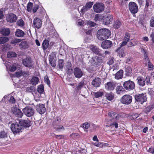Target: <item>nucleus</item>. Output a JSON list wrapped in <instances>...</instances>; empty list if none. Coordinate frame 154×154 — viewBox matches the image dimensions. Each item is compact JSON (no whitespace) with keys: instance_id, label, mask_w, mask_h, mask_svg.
<instances>
[{"instance_id":"obj_1","label":"nucleus","mask_w":154,"mask_h":154,"mask_svg":"<svg viewBox=\"0 0 154 154\" xmlns=\"http://www.w3.org/2000/svg\"><path fill=\"white\" fill-rule=\"evenodd\" d=\"M110 34V31L109 29H101L97 31V37L99 40L103 41L107 39Z\"/></svg>"},{"instance_id":"obj_2","label":"nucleus","mask_w":154,"mask_h":154,"mask_svg":"<svg viewBox=\"0 0 154 154\" xmlns=\"http://www.w3.org/2000/svg\"><path fill=\"white\" fill-rule=\"evenodd\" d=\"M134 97L135 101L141 104H143L147 100V97L145 93L136 94L134 96Z\"/></svg>"},{"instance_id":"obj_3","label":"nucleus","mask_w":154,"mask_h":154,"mask_svg":"<svg viewBox=\"0 0 154 154\" xmlns=\"http://www.w3.org/2000/svg\"><path fill=\"white\" fill-rule=\"evenodd\" d=\"M124 89L127 91L133 90L135 87V84L134 82L130 80L125 81L123 84Z\"/></svg>"},{"instance_id":"obj_4","label":"nucleus","mask_w":154,"mask_h":154,"mask_svg":"<svg viewBox=\"0 0 154 154\" xmlns=\"http://www.w3.org/2000/svg\"><path fill=\"white\" fill-rule=\"evenodd\" d=\"M118 84V83L115 81H110L105 84V88L108 91H113Z\"/></svg>"},{"instance_id":"obj_5","label":"nucleus","mask_w":154,"mask_h":154,"mask_svg":"<svg viewBox=\"0 0 154 154\" xmlns=\"http://www.w3.org/2000/svg\"><path fill=\"white\" fill-rule=\"evenodd\" d=\"M93 8L95 12L97 13H101L104 10V5L102 3H97L94 5Z\"/></svg>"},{"instance_id":"obj_6","label":"nucleus","mask_w":154,"mask_h":154,"mask_svg":"<svg viewBox=\"0 0 154 154\" xmlns=\"http://www.w3.org/2000/svg\"><path fill=\"white\" fill-rule=\"evenodd\" d=\"M11 128L14 133L17 134L22 129V127L19 123V122L17 121L11 125Z\"/></svg>"},{"instance_id":"obj_7","label":"nucleus","mask_w":154,"mask_h":154,"mask_svg":"<svg viewBox=\"0 0 154 154\" xmlns=\"http://www.w3.org/2000/svg\"><path fill=\"white\" fill-rule=\"evenodd\" d=\"M128 7L130 12L134 14V17H135V14L137 13L138 11V7L137 5L134 2H131L128 4Z\"/></svg>"},{"instance_id":"obj_8","label":"nucleus","mask_w":154,"mask_h":154,"mask_svg":"<svg viewBox=\"0 0 154 154\" xmlns=\"http://www.w3.org/2000/svg\"><path fill=\"white\" fill-rule=\"evenodd\" d=\"M132 97L129 94L123 95L120 99L121 102L124 104L129 105L132 102Z\"/></svg>"},{"instance_id":"obj_9","label":"nucleus","mask_w":154,"mask_h":154,"mask_svg":"<svg viewBox=\"0 0 154 154\" xmlns=\"http://www.w3.org/2000/svg\"><path fill=\"white\" fill-rule=\"evenodd\" d=\"M22 63L25 67L28 68L32 67L34 65L33 62L31 58L29 57L23 59Z\"/></svg>"},{"instance_id":"obj_10","label":"nucleus","mask_w":154,"mask_h":154,"mask_svg":"<svg viewBox=\"0 0 154 154\" xmlns=\"http://www.w3.org/2000/svg\"><path fill=\"white\" fill-rule=\"evenodd\" d=\"M88 48L93 53L96 55L102 56L103 54L102 51L98 48L97 46L94 45H90Z\"/></svg>"},{"instance_id":"obj_11","label":"nucleus","mask_w":154,"mask_h":154,"mask_svg":"<svg viewBox=\"0 0 154 154\" xmlns=\"http://www.w3.org/2000/svg\"><path fill=\"white\" fill-rule=\"evenodd\" d=\"M91 61L93 63L97 66L101 65L103 62V59L101 57L97 56L93 57Z\"/></svg>"},{"instance_id":"obj_12","label":"nucleus","mask_w":154,"mask_h":154,"mask_svg":"<svg viewBox=\"0 0 154 154\" xmlns=\"http://www.w3.org/2000/svg\"><path fill=\"white\" fill-rule=\"evenodd\" d=\"M24 114L28 117L33 116L34 114V110L33 108L30 107L26 106L23 109Z\"/></svg>"},{"instance_id":"obj_13","label":"nucleus","mask_w":154,"mask_h":154,"mask_svg":"<svg viewBox=\"0 0 154 154\" xmlns=\"http://www.w3.org/2000/svg\"><path fill=\"white\" fill-rule=\"evenodd\" d=\"M117 120H109L106 121L107 127H115L117 128L118 127L119 124L117 121Z\"/></svg>"},{"instance_id":"obj_14","label":"nucleus","mask_w":154,"mask_h":154,"mask_svg":"<svg viewBox=\"0 0 154 154\" xmlns=\"http://www.w3.org/2000/svg\"><path fill=\"white\" fill-rule=\"evenodd\" d=\"M141 52L143 55V62L146 66H147V63L150 62L148 56V53L146 50L143 48H141Z\"/></svg>"},{"instance_id":"obj_15","label":"nucleus","mask_w":154,"mask_h":154,"mask_svg":"<svg viewBox=\"0 0 154 154\" xmlns=\"http://www.w3.org/2000/svg\"><path fill=\"white\" fill-rule=\"evenodd\" d=\"M37 111L41 114H43L46 111L45 104L39 103L35 106Z\"/></svg>"},{"instance_id":"obj_16","label":"nucleus","mask_w":154,"mask_h":154,"mask_svg":"<svg viewBox=\"0 0 154 154\" xmlns=\"http://www.w3.org/2000/svg\"><path fill=\"white\" fill-rule=\"evenodd\" d=\"M113 20L112 15L110 14H107L106 17H103L102 19L103 23L107 25L111 23Z\"/></svg>"},{"instance_id":"obj_17","label":"nucleus","mask_w":154,"mask_h":154,"mask_svg":"<svg viewBox=\"0 0 154 154\" xmlns=\"http://www.w3.org/2000/svg\"><path fill=\"white\" fill-rule=\"evenodd\" d=\"M113 45L112 42L109 40H105L102 42L101 44V47L104 49H107L110 48Z\"/></svg>"},{"instance_id":"obj_18","label":"nucleus","mask_w":154,"mask_h":154,"mask_svg":"<svg viewBox=\"0 0 154 154\" xmlns=\"http://www.w3.org/2000/svg\"><path fill=\"white\" fill-rule=\"evenodd\" d=\"M17 121L19 122V123L21 127L23 126L24 127H29L31 126V122L28 119L27 120L18 119H17Z\"/></svg>"},{"instance_id":"obj_19","label":"nucleus","mask_w":154,"mask_h":154,"mask_svg":"<svg viewBox=\"0 0 154 154\" xmlns=\"http://www.w3.org/2000/svg\"><path fill=\"white\" fill-rule=\"evenodd\" d=\"M130 34L128 32L126 33L123 39V41L119 47L122 48V47L126 45L128 42H129L130 40Z\"/></svg>"},{"instance_id":"obj_20","label":"nucleus","mask_w":154,"mask_h":154,"mask_svg":"<svg viewBox=\"0 0 154 154\" xmlns=\"http://www.w3.org/2000/svg\"><path fill=\"white\" fill-rule=\"evenodd\" d=\"M6 19L8 22L11 23H14L16 21L17 17L15 14L11 13L6 17Z\"/></svg>"},{"instance_id":"obj_21","label":"nucleus","mask_w":154,"mask_h":154,"mask_svg":"<svg viewBox=\"0 0 154 154\" xmlns=\"http://www.w3.org/2000/svg\"><path fill=\"white\" fill-rule=\"evenodd\" d=\"M73 73L75 77L77 78H80L83 75L81 69L78 67L74 69Z\"/></svg>"},{"instance_id":"obj_22","label":"nucleus","mask_w":154,"mask_h":154,"mask_svg":"<svg viewBox=\"0 0 154 154\" xmlns=\"http://www.w3.org/2000/svg\"><path fill=\"white\" fill-rule=\"evenodd\" d=\"M13 113L17 117L21 118L23 116V113L21 110L16 107L11 109Z\"/></svg>"},{"instance_id":"obj_23","label":"nucleus","mask_w":154,"mask_h":154,"mask_svg":"<svg viewBox=\"0 0 154 154\" xmlns=\"http://www.w3.org/2000/svg\"><path fill=\"white\" fill-rule=\"evenodd\" d=\"M42 20L38 18H35L33 20V26L38 29L40 28L42 25Z\"/></svg>"},{"instance_id":"obj_24","label":"nucleus","mask_w":154,"mask_h":154,"mask_svg":"<svg viewBox=\"0 0 154 154\" xmlns=\"http://www.w3.org/2000/svg\"><path fill=\"white\" fill-rule=\"evenodd\" d=\"M108 115L109 117L111 118L110 120H119V115L114 111L109 112Z\"/></svg>"},{"instance_id":"obj_25","label":"nucleus","mask_w":154,"mask_h":154,"mask_svg":"<svg viewBox=\"0 0 154 154\" xmlns=\"http://www.w3.org/2000/svg\"><path fill=\"white\" fill-rule=\"evenodd\" d=\"M101 82V79L100 78L96 77L92 80L91 84L94 87H98L100 86Z\"/></svg>"},{"instance_id":"obj_26","label":"nucleus","mask_w":154,"mask_h":154,"mask_svg":"<svg viewBox=\"0 0 154 154\" xmlns=\"http://www.w3.org/2000/svg\"><path fill=\"white\" fill-rule=\"evenodd\" d=\"M66 71L67 74L69 75H71L73 73V69L72 65L70 62L67 63L66 66Z\"/></svg>"},{"instance_id":"obj_27","label":"nucleus","mask_w":154,"mask_h":154,"mask_svg":"<svg viewBox=\"0 0 154 154\" xmlns=\"http://www.w3.org/2000/svg\"><path fill=\"white\" fill-rule=\"evenodd\" d=\"M52 127L53 129L58 132H60L61 130L64 131L65 130V128L63 125H59L58 124H52Z\"/></svg>"},{"instance_id":"obj_28","label":"nucleus","mask_w":154,"mask_h":154,"mask_svg":"<svg viewBox=\"0 0 154 154\" xmlns=\"http://www.w3.org/2000/svg\"><path fill=\"white\" fill-rule=\"evenodd\" d=\"M136 80L137 83L140 86L143 87L145 84V82L143 78L141 76H138L137 77Z\"/></svg>"},{"instance_id":"obj_29","label":"nucleus","mask_w":154,"mask_h":154,"mask_svg":"<svg viewBox=\"0 0 154 154\" xmlns=\"http://www.w3.org/2000/svg\"><path fill=\"white\" fill-rule=\"evenodd\" d=\"M15 35L18 37L22 38L25 35V32L21 29H17L14 32Z\"/></svg>"},{"instance_id":"obj_30","label":"nucleus","mask_w":154,"mask_h":154,"mask_svg":"<svg viewBox=\"0 0 154 154\" xmlns=\"http://www.w3.org/2000/svg\"><path fill=\"white\" fill-rule=\"evenodd\" d=\"M116 88V93L118 94H120L122 93L125 91L124 87L120 85L117 86Z\"/></svg>"},{"instance_id":"obj_31","label":"nucleus","mask_w":154,"mask_h":154,"mask_svg":"<svg viewBox=\"0 0 154 154\" xmlns=\"http://www.w3.org/2000/svg\"><path fill=\"white\" fill-rule=\"evenodd\" d=\"M121 48L119 47L115 51V52L117 53L118 55L120 57H123L125 56L124 50Z\"/></svg>"},{"instance_id":"obj_32","label":"nucleus","mask_w":154,"mask_h":154,"mask_svg":"<svg viewBox=\"0 0 154 154\" xmlns=\"http://www.w3.org/2000/svg\"><path fill=\"white\" fill-rule=\"evenodd\" d=\"M1 33L4 36H8L10 33V30L9 28H5L2 29L0 31Z\"/></svg>"},{"instance_id":"obj_33","label":"nucleus","mask_w":154,"mask_h":154,"mask_svg":"<svg viewBox=\"0 0 154 154\" xmlns=\"http://www.w3.org/2000/svg\"><path fill=\"white\" fill-rule=\"evenodd\" d=\"M123 75V71L120 69L116 74L115 78L116 79H119L122 78Z\"/></svg>"},{"instance_id":"obj_34","label":"nucleus","mask_w":154,"mask_h":154,"mask_svg":"<svg viewBox=\"0 0 154 154\" xmlns=\"http://www.w3.org/2000/svg\"><path fill=\"white\" fill-rule=\"evenodd\" d=\"M39 80V79L38 77L33 76L30 80V83L32 85H36L38 83Z\"/></svg>"},{"instance_id":"obj_35","label":"nucleus","mask_w":154,"mask_h":154,"mask_svg":"<svg viewBox=\"0 0 154 154\" xmlns=\"http://www.w3.org/2000/svg\"><path fill=\"white\" fill-rule=\"evenodd\" d=\"M93 4V2H87L85 5L83 7V8L81 9L82 11H83L84 10H88L91 8Z\"/></svg>"},{"instance_id":"obj_36","label":"nucleus","mask_w":154,"mask_h":154,"mask_svg":"<svg viewBox=\"0 0 154 154\" xmlns=\"http://www.w3.org/2000/svg\"><path fill=\"white\" fill-rule=\"evenodd\" d=\"M106 98L109 101L112 100L114 98V95L111 92L109 93H106L105 94Z\"/></svg>"},{"instance_id":"obj_37","label":"nucleus","mask_w":154,"mask_h":154,"mask_svg":"<svg viewBox=\"0 0 154 154\" xmlns=\"http://www.w3.org/2000/svg\"><path fill=\"white\" fill-rule=\"evenodd\" d=\"M19 46L21 48L24 49H27L29 47V45L27 42L26 41L21 42L19 44Z\"/></svg>"},{"instance_id":"obj_38","label":"nucleus","mask_w":154,"mask_h":154,"mask_svg":"<svg viewBox=\"0 0 154 154\" xmlns=\"http://www.w3.org/2000/svg\"><path fill=\"white\" fill-rule=\"evenodd\" d=\"M84 82L83 81L79 82L78 85L75 88V89L77 92H78L81 89L83 88V86L84 85Z\"/></svg>"},{"instance_id":"obj_39","label":"nucleus","mask_w":154,"mask_h":154,"mask_svg":"<svg viewBox=\"0 0 154 154\" xmlns=\"http://www.w3.org/2000/svg\"><path fill=\"white\" fill-rule=\"evenodd\" d=\"M49 41L46 39L44 40L42 42V47L43 50H46L48 47L49 45Z\"/></svg>"},{"instance_id":"obj_40","label":"nucleus","mask_w":154,"mask_h":154,"mask_svg":"<svg viewBox=\"0 0 154 154\" xmlns=\"http://www.w3.org/2000/svg\"><path fill=\"white\" fill-rule=\"evenodd\" d=\"M64 60L63 59H59L58 61L57 66L60 70L62 69L63 67Z\"/></svg>"},{"instance_id":"obj_41","label":"nucleus","mask_w":154,"mask_h":154,"mask_svg":"<svg viewBox=\"0 0 154 154\" xmlns=\"http://www.w3.org/2000/svg\"><path fill=\"white\" fill-rule=\"evenodd\" d=\"M125 75L127 76H130L132 72V69L130 66H128L125 70Z\"/></svg>"},{"instance_id":"obj_42","label":"nucleus","mask_w":154,"mask_h":154,"mask_svg":"<svg viewBox=\"0 0 154 154\" xmlns=\"http://www.w3.org/2000/svg\"><path fill=\"white\" fill-rule=\"evenodd\" d=\"M94 96L96 98L101 97L104 94L103 91H99L96 92H94Z\"/></svg>"},{"instance_id":"obj_43","label":"nucleus","mask_w":154,"mask_h":154,"mask_svg":"<svg viewBox=\"0 0 154 154\" xmlns=\"http://www.w3.org/2000/svg\"><path fill=\"white\" fill-rule=\"evenodd\" d=\"M121 21L119 20H117L114 22L113 24V27L115 29L119 28L121 25Z\"/></svg>"},{"instance_id":"obj_44","label":"nucleus","mask_w":154,"mask_h":154,"mask_svg":"<svg viewBox=\"0 0 154 154\" xmlns=\"http://www.w3.org/2000/svg\"><path fill=\"white\" fill-rule=\"evenodd\" d=\"M9 40L8 37H0V44H3L8 42Z\"/></svg>"},{"instance_id":"obj_45","label":"nucleus","mask_w":154,"mask_h":154,"mask_svg":"<svg viewBox=\"0 0 154 154\" xmlns=\"http://www.w3.org/2000/svg\"><path fill=\"white\" fill-rule=\"evenodd\" d=\"M140 115V114H138L137 113H134L131 115L130 114L129 116V118L131 120L135 119L139 116Z\"/></svg>"},{"instance_id":"obj_46","label":"nucleus","mask_w":154,"mask_h":154,"mask_svg":"<svg viewBox=\"0 0 154 154\" xmlns=\"http://www.w3.org/2000/svg\"><path fill=\"white\" fill-rule=\"evenodd\" d=\"M17 56V54L14 52L9 51L7 53V57L8 58H11Z\"/></svg>"},{"instance_id":"obj_47","label":"nucleus","mask_w":154,"mask_h":154,"mask_svg":"<svg viewBox=\"0 0 154 154\" xmlns=\"http://www.w3.org/2000/svg\"><path fill=\"white\" fill-rule=\"evenodd\" d=\"M44 87L42 84H41L38 86L37 88V91L40 94H42L44 91Z\"/></svg>"},{"instance_id":"obj_48","label":"nucleus","mask_w":154,"mask_h":154,"mask_svg":"<svg viewBox=\"0 0 154 154\" xmlns=\"http://www.w3.org/2000/svg\"><path fill=\"white\" fill-rule=\"evenodd\" d=\"M49 46L51 48L53 47L54 50H58V45L57 43L53 42H51L49 44Z\"/></svg>"},{"instance_id":"obj_49","label":"nucleus","mask_w":154,"mask_h":154,"mask_svg":"<svg viewBox=\"0 0 154 154\" xmlns=\"http://www.w3.org/2000/svg\"><path fill=\"white\" fill-rule=\"evenodd\" d=\"M54 57H51L49 59V61L50 64L51 65L52 67H55L56 65V63L55 61L54 60Z\"/></svg>"},{"instance_id":"obj_50","label":"nucleus","mask_w":154,"mask_h":154,"mask_svg":"<svg viewBox=\"0 0 154 154\" xmlns=\"http://www.w3.org/2000/svg\"><path fill=\"white\" fill-rule=\"evenodd\" d=\"M7 137V133L4 131H0V138H4Z\"/></svg>"},{"instance_id":"obj_51","label":"nucleus","mask_w":154,"mask_h":154,"mask_svg":"<svg viewBox=\"0 0 154 154\" xmlns=\"http://www.w3.org/2000/svg\"><path fill=\"white\" fill-rule=\"evenodd\" d=\"M33 3L31 2H29L27 6V10L28 12H31L32 9Z\"/></svg>"},{"instance_id":"obj_52","label":"nucleus","mask_w":154,"mask_h":154,"mask_svg":"<svg viewBox=\"0 0 154 154\" xmlns=\"http://www.w3.org/2000/svg\"><path fill=\"white\" fill-rule=\"evenodd\" d=\"M61 119L59 117H57L54 119L53 121L52 124H59L60 122Z\"/></svg>"},{"instance_id":"obj_53","label":"nucleus","mask_w":154,"mask_h":154,"mask_svg":"<svg viewBox=\"0 0 154 154\" xmlns=\"http://www.w3.org/2000/svg\"><path fill=\"white\" fill-rule=\"evenodd\" d=\"M21 41V40L19 38H15L12 39L11 42V43L12 44H14L19 43Z\"/></svg>"},{"instance_id":"obj_54","label":"nucleus","mask_w":154,"mask_h":154,"mask_svg":"<svg viewBox=\"0 0 154 154\" xmlns=\"http://www.w3.org/2000/svg\"><path fill=\"white\" fill-rule=\"evenodd\" d=\"M17 25L20 26H23L24 25V22L22 19H20L17 21Z\"/></svg>"},{"instance_id":"obj_55","label":"nucleus","mask_w":154,"mask_h":154,"mask_svg":"<svg viewBox=\"0 0 154 154\" xmlns=\"http://www.w3.org/2000/svg\"><path fill=\"white\" fill-rule=\"evenodd\" d=\"M44 82L45 83H46L49 86H50V82L48 77L47 75H46L44 77Z\"/></svg>"},{"instance_id":"obj_56","label":"nucleus","mask_w":154,"mask_h":154,"mask_svg":"<svg viewBox=\"0 0 154 154\" xmlns=\"http://www.w3.org/2000/svg\"><path fill=\"white\" fill-rule=\"evenodd\" d=\"M147 66H148V70H151L153 69L154 66L150 62L147 63Z\"/></svg>"},{"instance_id":"obj_57","label":"nucleus","mask_w":154,"mask_h":154,"mask_svg":"<svg viewBox=\"0 0 154 154\" xmlns=\"http://www.w3.org/2000/svg\"><path fill=\"white\" fill-rule=\"evenodd\" d=\"M149 26L151 27H154V17L152 16L149 21Z\"/></svg>"},{"instance_id":"obj_58","label":"nucleus","mask_w":154,"mask_h":154,"mask_svg":"<svg viewBox=\"0 0 154 154\" xmlns=\"http://www.w3.org/2000/svg\"><path fill=\"white\" fill-rule=\"evenodd\" d=\"M70 136H72L73 138H74L75 139L79 138L80 137L79 134L77 133H73L70 134Z\"/></svg>"},{"instance_id":"obj_59","label":"nucleus","mask_w":154,"mask_h":154,"mask_svg":"<svg viewBox=\"0 0 154 154\" xmlns=\"http://www.w3.org/2000/svg\"><path fill=\"white\" fill-rule=\"evenodd\" d=\"M93 144L95 146L100 147H102L103 146V145L102 143L100 142H99L98 141H97V142L94 143Z\"/></svg>"},{"instance_id":"obj_60","label":"nucleus","mask_w":154,"mask_h":154,"mask_svg":"<svg viewBox=\"0 0 154 154\" xmlns=\"http://www.w3.org/2000/svg\"><path fill=\"white\" fill-rule=\"evenodd\" d=\"M9 102L11 103L12 104H14L16 103V99L14 98V97L11 96L10 99L9 100Z\"/></svg>"},{"instance_id":"obj_61","label":"nucleus","mask_w":154,"mask_h":154,"mask_svg":"<svg viewBox=\"0 0 154 154\" xmlns=\"http://www.w3.org/2000/svg\"><path fill=\"white\" fill-rule=\"evenodd\" d=\"M17 69V67L15 65H13L9 67V70L11 72L15 71Z\"/></svg>"},{"instance_id":"obj_62","label":"nucleus","mask_w":154,"mask_h":154,"mask_svg":"<svg viewBox=\"0 0 154 154\" xmlns=\"http://www.w3.org/2000/svg\"><path fill=\"white\" fill-rule=\"evenodd\" d=\"M90 127V124L88 122H85L82 124V127L85 129H88Z\"/></svg>"},{"instance_id":"obj_63","label":"nucleus","mask_w":154,"mask_h":154,"mask_svg":"<svg viewBox=\"0 0 154 154\" xmlns=\"http://www.w3.org/2000/svg\"><path fill=\"white\" fill-rule=\"evenodd\" d=\"M34 87L31 86L30 87L27 88L26 90L27 91L31 92L34 91Z\"/></svg>"},{"instance_id":"obj_64","label":"nucleus","mask_w":154,"mask_h":154,"mask_svg":"<svg viewBox=\"0 0 154 154\" xmlns=\"http://www.w3.org/2000/svg\"><path fill=\"white\" fill-rule=\"evenodd\" d=\"M150 37L151 38V41L152 43H154V31L150 35Z\"/></svg>"}]
</instances>
